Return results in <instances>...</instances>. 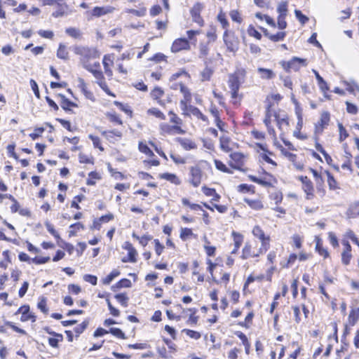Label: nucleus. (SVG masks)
<instances>
[{
  "label": "nucleus",
  "instance_id": "1",
  "mask_svg": "<svg viewBox=\"0 0 359 359\" xmlns=\"http://www.w3.org/2000/svg\"><path fill=\"white\" fill-rule=\"evenodd\" d=\"M280 65L284 69V70H285L287 72H289L290 70L297 72L302 67H306L308 63L306 59L293 57L289 61L280 62Z\"/></svg>",
  "mask_w": 359,
  "mask_h": 359
},
{
  "label": "nucleus",
  "instance_id": "2",
  "mask_svg": "<svg viewBox=\"0 0 359 359\" xmlns=\"http://www.w3.org/2000/svg\"><path fill=\"white\" fill-rule=\"evenodd\" d=\"M223 40L229 52L236 53L239 46V40L233 32H229L228 29L224 31L223 34Z\"/></svg>",
  "mask_w": 359,
  "mask_h": 359
},
{
  "label": "nucleus",
  "instance_id": "3",
  "mask_svg": "<svg viewBox=\"0 0 359 359\" xmlns=\"http://www.w3.org/2000/svg\"><path fill=\"white\" fill-rule=\"evenodd\" d=\"M252 233L255 237L257 238L261 241L260 248L264 252H266L270 246V236L266 235L259 226H254Z\"/></svg>",
  "mask_w": 359,
  "mask_h": 359
},
{
  "label": "nucleus",
  "instance_id": "4",
  "mask_svg": "<svg viewBox=\"0 0 359 359\" xmlns=\"http://www.w3.org/2000/svg\"><path fill=\"white\" fill-rule=\"evenodd\" d=\"M298 179L302 184V187L306 194V199H313L314 198V187L312 182L306 176H299Z\"/></svg>",
  "mask_w": 359,
  "mask_h": 359
},
{
  "label": "nucleus",
  "instance_id": "5",
  "mask_svg": "<svg viewBox=\"0 0 359 359\" xmlns=\"http://www.w3.org/2000/svg\"><path fill=\"white\" fill-rule=\"evenodd\" d=\"M265 252L262 250L260 248L257 249H255L252 248L251 243L249 242L246 243L243 249V253H242V259H246L250 257H259L260 255H262Z\"/></svg>",
  "mask_w": 359,
  "mask_h": 359
},
{
  "label": "nucleus",
  "instance_id": "6",
  "mask_svg": "<svg viewBox=\"0 0 359 359\" xmlns=\"http://www.w3.org/2000/svg\"><path fill=\"white\" fill-rule=\"evenodd\" d=\"M231 161L230 165L237 170H241V167L244 165L245 156L241 152H233L230 154Z\"/></svg>",
  "mask_w": 359,
  "mask_h": 359
},
{
  "label": "nucleus",
  "instance_id": "7",
  "mask_svg": "<svg viewBox=\"0 0 359 359\" xmlns=\"http://www.w3.org/2000/svg\"><path fill=\"white\" fill-rule=\"evenodd\" d=\"M249 178L252 182L265 187H272L273 184L276 182L275 178L271 175L268 173H266L262 178H258L253 175H250Z\"/></svg>",
  "mask_w": 359,
  "mask_h": 359
},
{
  "label": "nucleus",
  "instance_id": "8",
  "mask_svg": "<svg viewBox=\"0 0 359 359\" xmlns=\"http://www.w3.org/2000/svg\"><path fill=\"white\" fill-rule=\"evenodd\" d=\"M202 180V171L198 166H192L190 168V183L197 187L200 185Z\"/></svg>",
  "mask_w": 359,
  "mask_h": 359
},
{
  "label": "nucleus",
  "instance_id": "9",
  "mask_svg": "<svg viewBox=\"0 0 359 359\" xmlns=\"http://www.w3.org/2000/svg\"><path fill=\"white\" fill-rule=\"evenodd\" d=\"M93 75L97 80V83L99 86L109 95L115 97V95L112 93L109 89L106 82L103 73L101 70L98 69L93 72Z\"/></svg>",
  "mask_w": 359,
  "mask_h": 359
},
{
  "label": "nucleus",
  "instance_id": "10",
  "mask_svg": "<svg viewBox=\"0 0 359 359\" xmlns=\"http://www.w3.org/2000/svg\"><path fill=\"white\" fill-rule=\"evenodd\" d=\"M330 122V114L327 111H323L320 114V118L319 121L315 126L316 133L320 134L323 133L324 128H325Z\"/></svg>",
  "mask_w": 359,
  "mask_h": 359
},
{
  "label": "nucleus",
  "instance_id": "11",
  "mask_svg": "<svg viewBox=\"0 0 359 359\" xmlns=\"http://www.w3.org/2000/svg\"><path fill=\"white\" fill-rule=\"evenodd\" d=\"M190 48L189 42L186 39H177L174 41L171 46V50L173 53H177L183 50H189Z\"/></svg>",
  "mask_w": 359,
  "mask_h": 359
},
{
  "label": "nucleus",
  "instance_id": "12",
  "mask_svg": "<svg viewBox=\"0 0 359 359\" xmlns=\"http://www.w3.org/2000/svg\"><path fill=\"white\" fill-rule=\"evenodd\" d=\"M203 9V6L200 3H197L194 4L193 8L191 10V14L193 20L196 22L200 26H202L203 25V20L200 15L201 11Z\"/></svg>",
  "mask_w": 359,
  "mask_h": 359
},
{
  "label": "nucleus",
  "instance_id": "13",
  "mask_svg": "<svg viewBox=\"0 0 359 359\" xmlns=\"http://www.w3.org/2000/svg\"><path fill=\"white\" fill-rule=\"evenodd\" d=\"M18 313L22 314V321H27L31 320L32 322H34L36 320L35 316L29 312V306L27 305H24L20 307L16 312V314Z\"/></svg>",
  "mask_w": 359,
  "mask_h": 359
},
{
  "label": "nucleus",
  "instance_id": "14",
  "mask_svg": "<svg viewBox=\"0 0 359 359\" xmlns=\"http://www.w3.org/2000/svg\"><path fill=\"white\" fill-rule=\"evenodd\" d=\"M114 11V8L111 6H103V7H98L96 6L93 8L92 10L91 14L94 17H101L102 15L109 14L112 13Z\"/></svg>",
  "mask_w": 359,
  "mask_h": 359
},
{
  "label": "nucleus",
  "instance_id": "15",
  "mask_svg": "<svg viewBox=\"0 0 359 359\" xmlns=\"http://www.w3.org/2000/svg\"><path fill=\"white\" fill-rule=\"evenodd\" d=\"M102 63L105 74L108 77L111 78L113 76L112 70L110 68V65H113V59L111 58V56L109 55H104Z\"/></svg>",
  "mask_w": 359,
  "mask_h": 359
},
{
  "label": "nucleus",
  "instance_id": "16",
  "mask_svg": "<svg viewBox=\"0 0 359 359\" xmlns=\"http://www.w3.org/2000/svg\"><path fill=\"white\" fill-rule=\"evenodd\" d=\"M164 95V91L158 87H156L151 93V97L157 101V103L161 106H164L165 103L161 100Z\"/></svg>",
  "mask_w": 359,
  "mask_h": 359
},
{
  "label": "nucleus",
  "instance_id": "17",
  "mask_svg": "<svg viewBox=\"0 0 359 359\" xmlns=\"http://www.w3.org/2000/svg\"><path fill=\"white\" fill-rule=\"evenodd\" d=\"M159 177L161 179L165 180L175 185H179L181 183V180L175 174L165 172L161 174Z\"/></svg>",
  "mask_w": 359,
  "mask_h": 359
},
{
  "label": "nucleus",
  "instance_id": "18",
  "mask_svg": "<svg viewBox=\"0 0 359 359\" xmlns=\"http://www.w3.org/2000/svg\"><path fill=\"white\" fill-rule=\"evenodd\" d=\"M179 142L180 145L185 150H191L196 149V144L194 142L185 138H180Z\"/></svg>",
  "mask_w": 359,
  "mask_h": 359
},
{
  "label": "nucleus",
  "instance_id": "19",
  "mask_svg": "<svg viewBox=\"0 0 359 359\" xmlns=\"http://www.w3.org/2000/svg\"><path fill=\"white\" fill-rule=\"evenodd\" d=\"M57 57L62 60H68L69 58V52L67 49V47L63 43H60L57 51Z\"/></svg>",
  "mask_w": 359,
  "mask_h": 359
},
{
  "label": "nucleus",
  "instance_id": "20",
  "mask_svg": "<svg viewBox=\"0 0 359 359\" xmlns=\"http://www.w3.org/2000/svg\"><path fill=\"white\" fill-rule=\"evenodd\" d=\"M102 135L110 141H111L114 137L118 138L122 137V133L118 130H112L109 131L104 130L102 132Z\"/></svg>",
  "mask_w": 359,
  "mask_h": 359
},
{
  "label": "nucleus",
  "instance_id": "21",
  "mask_svg": "<svg viewBox=\"0 0 359 359\" xmlns=\"http://www.w3.org/2000/svg\"><path fill=\"white\" fill-rule=\"evenodd\" d=\"M312 72L314 73V74L316 76V78L318 81V84L319 86L320 89L323 92L328 90H329L328 86H327V83L325 82V81L323 79V77L320 76V75L318 74V72L316 70L313 69Z\"/></svg>",
  "mask_w": 359,
  "mask_h": 359
},
{
  "label": "nucleus",
  "instance_id": "22",
  "mask_svg": "<svg viewBox=\"0 0 359 359\" xmlns=\"http://www.w3.org/2000/svg\"><path fill=\"white\" fill-rule=\"evenodd\" d=\"M245 202L252 209L259 210L263 208V204L259 199H248L245 198Z\"/></svg>",
  "mask_w": 359,
  "mask_h": 359
},
{
  "label": "nucleus",
  "instance_id": "23",
  "mask_svg": "<svg viewBox=\"0 0 359 359\" xmlns=\"http://www.w3.org/2000/svg\"><path fill=\"white\" fill-rule=\"evenodd\" d=\"M233 236L234 248L232 250L231 253L236 254L243 243V236L241 234L236 233L235 232H233Z\"/></svg>",
  "mask_w": 359,
  "mask_h": 359
},
{
  "label": "nucleus",
  "instance_id": "24",
  "mask_svg": "<svg viewBox=\"0 0 359 359\" xmlns=\"http://www.w3.org/2000/svg\"><path fill=\"white\" fill-rule=\"evenodd\" d=\"M348 217H355L359 215V201L351 204L348 210Z\"/></svg>",
  "mask_w": 359,
  "mask_h": 359
},
{
  "label": "nucleus",
  "instance_id": "25",
  "mask_svg": "<svg viewBox=\"0 0 359 359\" xmlns=\"http://www.w3.org/2000/svg\"><path fill=\"white\" fill-rule=\"evenodd\" d=\"M343 83L346 86V90L351 93H355V92L359 93V85L354 81H344Z\"/></svg>",
  "mask_w": 359,
  "mask_h": 359
},
{
  "label": "nucleus",
  "instance_id": "26",
  "mask_svg": "<svg viewBox=\"0 0 359 359\" xmlns=\"http://www.w3.org/2000/svg\"><path fill=\"white\" fill-rule=\"evenodd\" d=\"M258 72L260 74L261 78L264 79H270L274 77L275 74L272 70L264 68H258Z\"/></svg>",
  "mask_w": 359,
  "mask_h": 359
},
{
  "label": "nucleus",
  "instance_id": "27",
  "mask_svg": "<svg viewBox=\"0 0 359 359\" xmlns=\"http://www.w3.org/2000/svg\"><path fill=\"white\" fill-rule=\"evenodd\" d=\"M203 241L205 242L204 249H205L206 254L208 256H214L215 254V250H216L215 247L210 245V242L208 240L206 236L203 237Z\"/></svg>",
  "mask_w": 359,
  "mask_h": 359
},
{
  "label": "nucleus",
  "instance_id": "28",
  "mask_svg": "<svg viewBox=\"0 0 359 359\" xmlns=\"http://www.w3.org/2000/svg\"><path fill=\"white\" fill-rule=\"evenodd\" d=\"M58 96L61 98L60 104L63 109L68 110L70 107L76 106L74 102L67 99L65 95L59 94Z\"/></svg>",
  "mask_w": 359,
  "mask_h": 359
},
{
  "label": "nucleus",
  "instance_id": "29",
  "mask_svg": "<svg viewBox=\"0 0 359 359\" xmlns=\"http://www.w3.org/2000/svg\"><path fill=\"white\" fill-rule=\"evenodd\" d=\"M120 272L117 269L113 270L106 278L102 279V283L104 285H109L110 283L117 276H118Z\"/></svg>",
  "mask_w": 359,
  "mask_h": 359
},
{
  "label": "nucleus",
  "instance_id": "30",
  "mask_svg": "<svg viewBox=\"0 0 359 359\" xmlns=\"http://www.w3.org/2000/svg\"><path fill=\"white\" fill-rule=\"evenodd\" d=\"M229 86L231 90H238L240 84L238 78L233 75L230 76Z\"/></svg>",
  "mask_w": 359,
  "mask_h": 359
},
{
  "label": "nucleus",
  "instance_id": "31",
  "mask_svg": "<svg viewBox=\"0 0 359 359\" xmlns=\"http://www.w3.org/2000/svg\"><path fill=\"white\" fill-rule=\"evenodd\" d=\"M80 88H81L82 93H83V95H85V97L87 99H89L90 100H94L93 94L87 89L86 84L84 83L83 80H82V79L80 81Z\"/></svg>",
  "mask_w": 359,
  "mask_h": 359
},
{
  "label": "nucleus",
  "instance_id": "32",
  "mask_svg": "<svg viewBox=\"0 0 359 359\" xmlns=\"http://www.w3.org/2000/svg\"><path fill=\"white\" fill-rule=\"evenodd\" d=\"M229 142V137L226 136H222L220 137V147L224 151L229 152L231 150Z\"/></svg>",
  "mask_w": 359,
  "mask_h": 359
},
{
  "label": "nucleus",
  "instance_id": "33",
  "mask_svg": "<svg viewBox=\"0 0 359 359\" xmlns=\"http://www.w3.org/2000/svg\"><path fill=\"white\" fill-rule=\"evenodd\" d=\"M147 112L148 114L153 115L161 120L165 119V114L157 108H155V107L150 108L147 110Z\"/></svg>",
  "mask_w": 359,
  "mask_h": 359
},
{
  "label": "nucleus",
  "instance_id": "34",
  "mask_svg": "<svg viewBox=\"0 0 359 359\" xmlns=\"http://www.w3.org/2000/svg\"><path fill=\"white\" fill-rule=\"evenodd\" d=\"M69 228L71 229V230L69 231V236H74L76 235L78 231L84 229V226L81 223L77 222L71 224Z\"/></svg>",
  "mask_w": 359,
  "mask_h": 359
},
{
  "label": "nucleus",
  "instance_id": "35",
  "mask_svg": "<svg viewBox=\"0 0 359 359\" xmlns=\"http://www.w3.org/2000/svg\"><path fill=\"white\" fill-rule=\"evenodd\" d=\"M161 134L162 135H172V126L166 123H162L159 125Z\"/></svg>",
  "mask_w": 359,
  "mask_h": 359
},
{
  "label": "nucleus",
  "instance_id": "36",
  "mask_svg": "<svg viewBox=\"0 0 359 359\" xmlns=\"http://www.w3.org/2000/svg\"><path fill=\"white\" fill-rule=\"evenodd\" d=\"M325 173L326 174L327 177V184L329 186L330 189L335 190L338 188L337 183L334 177L330 174L328 171H325Z\"/></svg>",
  "mask_w": 359,
  "mask_h": 359
},
{
  "label": "nucleus",
  "instance_id": "37",
  "mask_svg": "<svg viewBox=\"0 0 359 359\" xmlns=\"http://www.w3.org/2000/svg\"><path fill=\"white\" fill-rule=\"evenodd\" d=\"M128 258L124 257V258L122 259V262H132V263H135V262H137L136 256L137 255V252L135 249V248H133L131 250V251H128Z\"/></svg>",
  "mask_w": 359,
  "mask_h": 359
},
{
  "label": "nucleus",
  "instance_id": "38",
  "mask_svg": "<svg viewBox=\"0 0 359 359\" xmlns=\"http://www.w3.org/2000/svg\"><path fill=\"white\" fill-rule=\"evenodd\" d=\"M177 86L180 87V92L183 94L184 99L187 100H191V94L188 88L182 83L177 84Z\"/></svg>",
  "mask_w": 359,
  "mask_h": 359
},
{
  "label": "nucleus",
  "instance_id": "39",
  "mask_svg": "<svg viewBox=\"0 0 359 359\" xmlns=\"http://www.w3.org/2000/svg\"><path fill=\"white\" fill-rule=\"evenodd\" d=\"M138 149L140 151L149 156H153L154 155L153 151L147 147V145L142 142H139Z\"/></svg>",
  "mask_w": 359,
  "mask_h": 359
},
{
  "label": "nucleus",
  "instance_id": "40",
  "mask_svg": "<svg viewBox=\"0 0 359 359\" xmlns=\"http://www.w3.org/2000/svg\"><path fill=\"white\" fill-rule=\"evenodd\" d=\"M114 297L123 306H128V297L126 294H117Z\"/></svg>",
  "mask_w": 359,
  "mask_h": 359
},
{
  "label": "nucleus",
  "instance_id": "41",
  "mask_svg": "<svg viewBox=\"0 0 359 359\" xmlns=\"http://www.w3.org/2000/svg\"><path fill=\"white\" fill-rule=\"evenodd\" d=\"M247 32L249 36H253L258 40L262 39V34L252 25H250L248 27Z\"/></svg>",
  "mask_w": 359,
  "mask_h": 359
},
{
  "label": "nucleus",
  "instance_id": "42",
  "mask_svg": "<svg viewBox=\"0 0 359 359\" xmlns=\"http://www.w3.org/2000/svg\"><path fill=\"white\" fill-rule=\"evenodd\" d=\"M277 12L278 14L281 15H287V1H280L277 7Z\"/></svg>",
  "mask_w": 359,
  "mask_h": 359
},
{
  "label": "nucleus",
  "instance_id": "43",
  "mask_svg": "<svg viewBox=\"0 0 359 359\" xmlns=\"http://www.w3.org/2000/svg\"><path fill=\"white\" fill-rule=\"evenodd\" d=\"M316 249L321 256L324 257L325 258L328 257V255H329L328 252L327 251L326 249L323 248L321 243H320V240L318 238L317 239V241H316Z\"/></svg>",
  "mask_w": 359,
  "mask_h": 359
},
{
  "label": "nucleus",
  "instance_id": "44",
  "mask_svg": "<svg viewBox=\"0 0 359 359\" xmlns=\"http://www.w3.org/2000/svg\"><path fill=\"white\" fill-rule=\"evenodd\" d=\"M187 311L190 312L189 317L187 320L188 324H196L198 321V317L195 316L196 313V309H187Z\"/></svg>",
  "mask_w": 359,
  "mask_h": 359
},
{
  "label": "nucleus",
  "instance_id": "45",
  "mask_svg": "<svg viewBox=\"0 0 359 359\" xmlns=\"http://www.w3.org/2000/svg\"><path fill=\"white\" fill-rule=\"evenodd\" d=\"M352 257L351 251H345L343 250L341 253V262L344 265L349 264L351 259Z\"/></svg>",
  "mask_w": 359,
  "mask_h": 359
},
{
  "label": "nucleus",
  "instance_id": "46",
  "mask_svg": "<svg viewBox=\"0 0 359 359\" xmlns=\"http://www.w3.org/2000/svg\"><path fill=\"white\" fill-rule=\"evenodd\" d=\"M182 332H184L188 337L194 339H198L201 337L200 332L189 329H184Z\"/></svg>",
  "mask_w": 359,
  "mask_h": 359
},
{
  "label": "nucleus",
  "instance_id": "47",
  "mask_svg": "<svg viewBox=\"0 0 359 359\" xmlns=\"http://www.w3.org/2000/svg\"><path fill=\"white\" fill-rule=\"evenodd\" d=\"M194 233L192 230L189 228H182L180 230V238L185 241L189 238L190 236H193Z\"/></svg>",
  "mask_w": 359,
  "mask_h": 359
},
{
  "label": "nucleus",
  "instance_id": "48",
  "mask_svg": "<svg viewBox=\"0 0 359 359\" xmlns=\"http://www.w3.org/2000/svg\"><path fill=\"white\" fill-rule=\"evenodd\" d=\"M79 158L81 163H93V157L90 155L80 153Z\"/></svg>",
  "mask_w": 359,
  "mask_h": 359
},
{
  "label": "nucleus",
  "instance_id": "49",
  "mask_svg": "<svg viewBox=\"0 0 359 359\" xmlns=\"http://www.w3.org/2000/svg\"><path fill=\"white\" fill-rule=\"evenodd\" d=\"M286 33L285 32H279L276 34H271L269 36V39L272 41L277 42L284 39L285 37Z\"/></svg>",
  "mask_w": 359,
  "mask_h": 359
},
{
  "label": "nucleus",
  "instance_id": "50",
  "mask_svg": "<svg viewBox=\"0 0 359 359\" xmlns=\"http://www.w3.org/2000/svg\"><path fill=\"white\" fill-rule=\"evenodd\" d=\"M88 137L92 140L95 147L98 148L100 151H104V148L101 145L100 139L98 137L89 135Z\"/></svg>",
  "mask_w": 359,
  "mask_h": 359
},
{
  "label": "nucleus",
  "instance_id": "51",
  "mask_svg": "<svg viewBox=\"0 0 359 359\" xmlns=\"http://www.w3.org/2000/svg\"><path fill=\"white\" fill-rule=\"evenodd\" d=\"M38 308L45 314H47L48 309L46 307V298L42 297L37 304Z\"/></svg>",
  "mask_w": 359,
  "mask_h": 359
},
{
  "label": "nucleus",
  "instance_id": "52",
  "mask_svg": "<svg viewBox=\"0 0 359 359\" xmlns=\"http://www.w3.org/2000/svg\"><path fill=\"white\" fill-rule=\"evenodd\" d=\"M287 15L278 14V27L280 29H284L287 27V22L285 21V17Z\"/></svg>",
  "mask_w": 359,
  "mask_h": 359
},
{
  "label": "nucleus",
  "instance_id": "53",
  "mask_svg": "<svg viewBox=\"0 0 359 359\" xmlns=\"http://www.w3.org/2000/svg\"><path fill=\"white\" fill-rule=\"evenodd\" d=\"M338 127L339 131V140L340 142H342L348 136V134L341 123H338Z\"/></svg>",
  "mask_w": 359,
  "mask_h": 359
},
{
  "label": "nucleus",
  "instance_id": "54",
  "mask_svg": "<svg viewBox=\"0 0 359 359\" xmlns=\"http://www.w3.org/2000/svg\"><path fill=\"white\" fill-rule=\"evenodd\" d=\"M212 74V72L209 68H205L201 73V81H208L210 80L211 76Z\"/></svg>",
  "mask_w": 359,
  "mask_h": 359
},
{
  "label": "nucleus",
  "instance_id": "55",
  "mask_svg": "<svg viewBox=\"0 0 359 359\" xmlns=\"http://www.w3.org/2000/svg\"><path fill=\"white\" fill-rule=\"evenodd\" d=\"M294 13L296 18L302 25L306 24L309 21V18L302 14L299 10H295Z\"/></svg>",
  "mask_w": 359,
  "mask_h": 359
},
{
  "label": "nucleus",
  "instance_id": "56",
  "mask_svg": "<svg viewBox=\"0 0 359 359\" xmlns=\"http://www.w3.org/2000/svg\"><path fill=\"white\" fill-rule=\"evenodd\" d=\"M109 332L111 333L115 337L120 339H126L125 334L122 332V330L119 328L112 327L110 329Z\"/></svg>",
  "mask_w": 359,
  "mask_h": 359
},
{
  "label": "nucleus",
  "instance_id": "57",
  "mask_svg": "<svg viewBox=\"0 0 359 359\" xmlns=\"http://www.w3.org/2000/svg\"><path fill=\"white\" fill-rule=\"evenodd\" d=\"M280 151L285 157L288 158L289 161H290L291 162L295 161L297 158L296 154L287 151L283 147H280Z\"/></svg>",
  "mask_w": 359,
  "mask_h": 359
},
{
  "label": "nucleus",
  "instance_id": "58",
  "mask_svg": "<svg viewBox=\"0 0 359 359\" xmlns=\"http://www.w3.org/2000/svg\"><path fill=\"white\" fill-rule=\"evenodd\" d=\"M38 34L43 38L49 39H52L54 36L53 32L50 30L40 29L38 31Z\"/></svg>",
  "mask_w": 359,
  "mask_h": 359
},
{
  "label": "nucleus",
  "instance_id": "59",
  "mask_svg": "<svg viewBox=\"0 0 359 359\" xmlns=\"http://www.w3.org/2000/svg\"><path fill=\"white\" fill-rule=\"evenodd\" d=\"M45 129L43 128H36L32 133L29 134V137L35 140L38 137H39L42 133L44 132Z\"/></svg>",
  "mask_w": 359,
  "mask_h": 359
},
{
  "label": "nucleus",
  "instance_id": "60",
  "mask_svg": "<svg viewBox=\"0 0 359 359\" xmlns=\"http://www.w3.org/2000/svg\"><path fill=\"white\" fill-rule=\"evenodd\" d=\"M215 165L217 169L219 170H221L224 172H228L231 173L229 168H226V166L220 161L219 160H215Z\"/></svg>",
  "mask_w": 359,
  "mask_h": 359
},
{
  "label": "nucleus",
  "instance_id": "61",
  "mask_svg": "<svg viewBox=\"0 0 359 359\" xmlns=\"http://www.w3.org/2000/svg\"><path fill=\"white\" fill-rule=\"evenodd\" d=\"M45 226L48 230V231L51 233L55 238H60V235L55 230L54 226L53 224L49 223L48 222H46L45 223Z\"/></svg>",
  "mask_w": 359,
  "mask_h": 359
},
{
  "label": "nucleus",
  "instance_id": "62",
  "mask_svg": "<svg viewBox=\"0 0 359 359\" xmlns=\"http://www.w3.org/2000/svg\"><path fill=\"white\" fill-rule=\"evenodd\" d=\"M292 239L294 245L297 249L301 248L302 243V238L299 235L294 234L292 236Z\"/></svg>",
  "mask_w": 359,
  "mask_h": 359
},
{
  "label": "nucleus",
  "instance_id": "63",
  "mask_svg": "<svg viewBox=\"0 0 359 359\" xmlns=\"http://www.w3.org/2000/svg\"><path fill=\"white\" fill-rule=\"evenodd\" d=\"M89 177L86 182L88 185H94L95 184V180L100 178L99 175L95 172H90L89 173Z\"/></svg>",
  "mask_w": 359,
  "mask_h": 359
},
{
  "label": "nucleus",
  "instance_id": "64",
  "mask_svg": "<svg viewBox=\"0 0 359 359\" xmlns=\"http://www.w3.org/2000/svg\"><path fill=\"white\" fill-rule=\"evenodd\" d=\"M346 105L348 113L351 114H355L358 113V107L355 104L347 101L346 102Z\"/></svg>",
  "mask_w": 359,
  "mask_h": 359
}]
</instances>
